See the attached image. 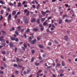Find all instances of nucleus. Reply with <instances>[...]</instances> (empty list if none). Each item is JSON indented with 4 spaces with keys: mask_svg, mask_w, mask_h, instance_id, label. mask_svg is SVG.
I'll return each instance as SVG.
<instances>
[{
    "mask_svg": "<svg viewBox=\"0 0 77 77\" xmlns=\"http://www.w3.org/2000/svg\"><path fill=\"white\" fill-rule=\"evenodd\" d=\"M18 29V31H20L21 32H23L24 31V30L23 29L21 28V26H19L17 27Z\"/></svg>",
    "mask_w": 77,
    "mask_h": 77,
    "instance_id": "f257e3e1",
    "label": "nucleus"
},
{
    "mask_svg": "<svg viewBox=\"0 0 77 77\" xmlns=\"http://www.w3.org/2000/svg\"><path fill=\"white\" fill-rule=\"evenodd\" d=\"M4 38V37L3 36L0 37V41H1V42H5V40L3 38Z\"/></svg>",
    "mask_w": 77,
    "mask_h": 77,
    "instance_id": "f03ea898",
    "label": "nucleus"
},
{
    "mask_svg": "<svg viewBox=\"0 0 77 77\" xmlns=\"http://www.w3.org/2000/svg\"><path fill=\"white\" fill-rule=\"evenodd\" d=\"M9 45L11 48H12V47H14V45L12 42H10V43Z\"/></svg>",
    "mask_w": 77,
    "mask_h": 77,
    "instance_id": "7ed1b4c3",
    "label": "nucleus"
},
{
    "mask_svg": "<svg viewBox=\"0 0 77 77\" xmlns=\"http://www.w3.org/2000/svg\"><path fill=\"white\" fill-rule=\"evenodd\" d=\"M65 21L66 23H69V22H71L72 21V20H68V19H66L65 20Z\"/></svg>",
    "mask_w": 77,
    "mask_h": 77,
    "instance_id": "20e7f679",
    "label": "nucleus"
},
{
    "mask_svg": "<svg viewBox=\"0 0 77 77\" xmlns=\"http://www.w3.org/2000/svg\"><path fill=\"white\" fill-rule=\"evenodd\" d=\"M11 18H12L11 14H9L8 18V21H9V20H10L11 19Z\"/></svg>",
    "mask_w": 77,
    "mask_h": 77,
    "instance_id": "39448f33",
    "label": "nucleus"
},
{
    "mask_svg": "<svg viewBox=\"0 0 77 77\" xmlns=\"http://www.w3.org/2000/svg\"><path fill=\"white\" fill-rule=\"evenodd\" d=\"M31 42L32 44H35L36 42V39H35L34 40H32Z\"/></svg>",
    "mask_w": 77,
    "mask_h": 77,
    "instance_id": "423d86ee",
    "label": "nucleus"
},
{
    "mask_svg": "<svg viewBox=\"0 0 77 77\" xmlns=\"http://www.w3.org/2000/svg\"><path fill=\"white\" fill-rule=\"evenodd\" d=\"M36 21V19L35 18H32L31 19V23H33Z\"/></svg>",
    "mask_w": 77,
    "mask_h": 77,
    "instance_id": "0eeeda50",
    "label": "nucleus"
},
{
    "mask_svg": "<svg viewBox=\"0 0 77 77\" xmlns=\"http://www.w3.org/2000/svg\"><path fill=\"white\" fill-rule=\"evenodd\" d=\"M16 13H17V12L15 11H13L12 13V15L13 16L15 15V14H16Z\"/></svg>",
    "mask_w": 77,
    "mask_h": 77,
    "instance_id": "6e6552de",
    "label": "nucleus"
},
{
    "mask_svg": "<svg viewBox=\"0 0 77 77\" xmlns=\"http://www.w3.org/2000/svg\"><path fill=\"white\" fill-rule=\"evenodd\" d=\"M25 22L26 24H27V23H29V20H28V19H27V18H26L25 20Z\"/></svg>",
    "mask_w": 77,
    "mask_h": 77,
    "instance_id": "1a4fd4ad",
    "label": "nucleus"
},
{
    "mask_svg": "<svg viewBox=\"0 0 77 77\" xmlns=\"http://www.w3.org/2000/svg\"><path fill=\"white\" fill-rule=\"evenodd\" d=\"M28 41H29V42H30L32 40V37L30 36L29 37V38H28Z\"/></svg>",
    "mask_w": 77,
    "mask_h": 77,
    "instance_id": "9d476101",
    "label": "nucleus"
},
{
    "mask_svg": "<svg viewBox=\"0 0 77 77\" xmlns=\"http://www.w3.org/2000/svg\"><path fill=\"white\" fill-rule=\"evenodd\" d=\"M41 12L42 15H45L46 14V13H45V12H44V11H42Z\"/></svg>",
    "mask_w": 77,
    "mask_h": 77,
    "instance_id": "9b49d317",
    "label": "nucleus"
},
{
    "mask_svg": "<svg viewBox=\"0 0 77 77\" xmlns=\"http://www.w3.org/2000/svg\"><path fill=\"white\" fill-rule=\"evenodd\" d=\"M11 39L12 41H15V38L13 37H11Z\"/></svg>",
    "mask_w": 77,
    "mask_h": 77,
    "instance_id": "f8f14e48",
    "label": "nucleus"
},
{
    "mask_svg": "<svg viewBox=\"0 0 77 77\" xmlns=\"http://www.w3.org/2000/svg\"><path fill=\"white\" fill-rule=\"evenodd\" d=\"M37 22L38 24H39L40 23V19H38L37 20Z\"/></svg>",
    "mask_w": 77,
    "mask_h": 77,
    "instance_id": "ddd939ff",
    "label": "nucleus"
},
{
    "mask_svg": "<svg viewBox=\"0 0 77 77\" xmlns=\"http://www.w3.org/2000/svg\"><path fill=\"white\" fill-rule=\"evenodd\" d=\"M30 71H31V70H30V69L27 70V72H26L27 74H29V73H30Z\"/></svg>",
    "mask_w": 77,
    "mask_h": 77,
    "instance_id": "4468645a",
    "label": "nucleus"
},
{
    "mask_svg": "<svg viewBox=\"0 0 77 77\" xmlns=\"http://www.w3.org/2000/svg\"><path fill=\"white\" fill-rule=\"evenodd\" d=\"M43 25L44 26H48V24L47 23V22L45 21L43 23Z\"/></svg>",
    "mask_w": 77,
    "mask_h": 77,
    "instance_id": "2eb2a0df",
    "label": "nucleus"
},
{
    "mask_svg": "<svg viewBox=\"0 0 77 77\" xmlns=\"http://www.w3.org/2000/svg\"><path fill=\"white\" fill-rule=\"evenodd\" d=\"M17 65L16 64H14L13 65V66H14V67H16L17 69H19L18 67H17Z\"/></svg>",
    "mask_w": 77,
    "mask_h": 77,
    "instance_id": "dca6fc26",
    "label": "nucleus"
},
{
    "mask_svg": "<svg viewBox=\"0 0 77 77\" xmlns=\"http://www.w3.org/2000/svg\"><path fill=\"white\" fill-rule=\"evenodd\" d=\"M2 54H6V51H2Z\"/></svg>",
    "mask_w": 77,
    "mask_h": 77,
    "instance_id": "f3484780",
    "label": "nucleus"
},
{
    "mask_svg": "<svg viewBox=\"0 0 77 77\" xmlns=\"http://www.w3.org/2000/svg\"><path fill=\"white\" fill-rule=\"evenodd\" d=\"M33 30L35 32H36L38 30V28H34L33 29Z\"/></svg>",
    "mask_w": 77,
    "mask_h": 77,
    "instance_id": "a211bd4d",
    "label": "nucleus"
},
{
    "mask_svg": "<svg viewBox=\"0 0 77 77\" xmlns=\"http://www.w3.org/2000/svg\"><path fill=\"white\" fill-rule=\"evenodd\" d=\"M0 3H1V4H2V5H4V4H5V3L3 2L2 0L0 1Z\"/></svg>",
    "mask_w": 77,
    "mask_h": 77,
    "instance_id": "6ab92c4d",
    "label": "nucleus"
},
{
    "mask_svg": "<svg viewBox=\"0 0 77 77\" xmlns=\"http://www.w3.org/2000/svg\"><path fill=\"white\" fill-rule=\"evenodd\" d=\"M38 46L40 48H42L43 47H44V46H43L42 45H38Z\"/></svg>",
    "mask_w": 77,
    "mask_h": 77,
    "instance_id": "aec40b11",
    "label": "nucleus"
},
{
    "mask_svg": "<svg viewBox=\"0 0 77 77\" xmlns=\"http://www.w3.org/2000/svg\"><path fill=\"white\" fill-rule=\"evenodd\" d=\"M15 73L16 74H18L19 73V71L16 70L15 71Z\"/></svg>",
    "mask_w": 77,
    "mask_h": 77,
    "instance_id": "412c9836",
    "label": "nucleus"
},
{
    "mask_svg": "<svg viewBox=\"0 0 77 77\" xmlns=\"http://www.w3.org/2000/svg\"><path fill=\"white\" fill-rule=\"evenodd\" d=\"M40 6V5H39V4H38L37 7H36V9H39V6Z\"/></svg>",
    "mask_w": 77,
    "mask_h": 77,
    "instance_id": "4be33fe9",
    "label": "nucleus"
},
{
    "mask_svg": "<svg viewBox=\"0 0 77 77\" xmlns=\"http://www.w3.org/2000/svg\"><path fill=\"white\" fill-rule=\"evenodd\" d=\"M18 5H17V7H21V3H19L18 4Z\"/></svg>",
    "mask_w": 77,
    "mask_h": 77,
    "instance_id": "5701e85b",
    "label": "nucleus"
},
{
    "mask_svg": "<svg viewBox=\"0 0 77 77\" xmlns=\"http://www.w3.org/2000/svg\"><path fill=\"white\" fill-rule=\"evenodd\" d=\"M16 60L17 62H20V59L18 58H16Z\"/></svg>",
    "mask_w": 77,
    "mask_h": 77,
    "instance_id": "b1692460",
    "label": "nucleus"
},
{
    "mask_svg": "<svg viewBox=\"0 0 77 77\" xmlns=\"http://www.w3.org/2000/svg\"><path fill=\"white\" fill-rule=\"evenodd\" d=\"M29 31H30V29L29 28H27V30H26V32L27 33H29Z\"/></svg>",
    "mask_w": 77,
    "mask_h": 77,
    "instance_id": "393cba45",
    "label": "nucleus"
},
{
    "mask_svg": "<svg viewBox=\"0 0 77 77\" xmlns=\"http://www.w3.org/2000/svg\"><path fill=\"white\" fill-rule=\"evenodd\" d=\"M25 3H26V4H27V2H26V1H23V2L22 3V4L23 5H24V4H25Z\"/></svg>",
    "mask_w": 77,
    "mask_h": 77,
    "instance_id": "a878e982",
    "label": "nucleus"
},
{
    "mask_svg": "<svg viewBox=\"0 0 77 77\" xmlns=\"http://www.w3.org/2000/svg\"><path fill=\"white\" fill-rule=\"evenodd\" d=\"M30 11H28L27 13L26 14V16H29V13Z\"/></svg>",
    "mask_w": 77,
    "mask_h": 77,
    "instance_id": "bb28decb",
    "label": "nucleus"
},
{
    "mask_svg": "<svg viewBox=\"0 0 77 77\" xmlns=\"http://www.w3.org/2000/svg\"><path fill=\"white\" fill-rule=\"evenodd\" d=\"M54 43H55V44H59V42H57V40H55L54 41Z\"/></svg>",
    "mask_w": 77,
    "mask_h": 77,
    "instance_id": "cd10ccee",
    "label": "nucleus"
},
{
    "mask_svg": "<svg viewBox=\"0 0 77 77\" xmlns=\"http://www.w3.org/2000/svg\"><path fill=\"white\" fill-rule=\"evenodd\" d=\"M34 60H35V57H32L31 60V62H33Z\"/></svg>",
    "mask_w": 77,
    "mask_h": 77,
    "instance_id": "c85d7f7f",
    "label": "nucleus"
},
{
    "mask_svg": "<svg viewBox=\"0 0 77 77\" xmlns=\"http://www.w3.org/2000/svg\"><path fill=\"white\" fill-rule=\"evenodd\" d=\"M7 10L8 12H11V10L10 9V8H7Z\"/></svg>",
    "mask_w": 77,
    "mask_h": 77,
    "instance_id": "c756f323",
    "label": "nucleus"
},
{
    "mask_svg": "<svg viewBox=\"0 0 77 77\" xmlns=\"http://www.w3.org/2000/svg\"><path fill=\"white\" fill-rule=\"evenodd\" d=\"M62 20H59V24H61L62 23Z\"/></svg>",
    "mask_w": 77,
    "mask_h": 77,
    "instance_id": "7c9ffc66",
    "label": "nucleus"
},
{
    "mask_svg": "<svg viewBox=\"0 0 77 77\" xmlns=\"http://www.w3.org/2000/svg\"><path fill=\"white\" fill-rule=\"evenodd\" d=\"M8 5L10 6H13V5H14V4H12L11 2L9 3L8 4Z\"/></svg>",
    "mask_w": 77,
    "mask_h": 77,
    "instance_id": "2f4dec72",
    "label": "nucleus"
},
{
    "mask_svg": "<svg viewBox=\"0 0 77 77\" xmlns=\"http://www.w3.org/2000/svg\"><path fill=\"white\" fill-rule=\"evenodd\" d=\"M24 13H27V12H28V10L27 9H25L24 10Z\"/></svg>",
    "mask_w": 77,
    "mask_h": 77,
    "instance_id": "473e14b6",
    "label": "nucleus"
},
{
    "mask_svg": "<svg viewBox=\"0 0 77 77\" xmlns=\"http://www.w3.org/2000/svg\"><path fill=\"white\" fill-rule=\"evenodd\" d=\"M52 44V43L51 42H49L48 43V45H49V46H51V45Z\"/></svg>",
    "mask_w": 77,
    "mask_h": 77,
    "instance_id": "72a5a7b5",
    "label": "nucleus"
},
{
    "mask_svg": "<svg viewBox=\"0 0 77 77\" xmlns=\"http://www.w3.org/2000/svg\"><path fill=\"white\" fill-rule=\"evenodd\" d=\"M35 53V51L34 50H32V54H34Z\"/></svg>",
    "mask_w": 77,
    "mask_h": 77,
    "instance_id": "f704fd0d",
    "label": "nucleus"
},
{
    "mask_svg": "<svg viewBox=\"0 0 77 77\" xmlns=\"http://www.w3.org/2000/svg\"><path fill=\"white\" fill-rule=\"evenodd\" d=\"M68 17V16L66 14H65L64 15H63V18H64V17Z\"/></svg>",
    "mask_w": 77,
    "mask_h": 77,
    "instance_id": "c9c22d12",
    "label": "nucleus"
},
{
    "mask_svg": "<svg viewBox=\"0 0 77 77\" xmlns=\"http://www.w3.org/2000/svg\"><path fill=\"white\" fill-rule=\"evenodd\" d=\"M61 63L62 66H64V61H62L61 62Z\"/></svg>",
    "mask_w": 77,
    "mask_h": 77,
    "instance_id": "e433bc0d",
    "label": "nucleus"
},
{
    "mask_svg": "<svg viewBox=\"0 0 77 77\" xmlns=\"http://www.w3.org/2000/svg\"><path fill=\"white\" fill-rule=\"evenodd\" d=\"M3 71L0 70V74H4Z\"/></svg>",
    "mask_w": 77,
    "mask_h": 77,
    "instance_id": "4c0bfd02",
    "label": "nucleus"
},
{
    "mask_svg": "<svg viewBox=\"0 0 77 77\" xmlns=\"http://www.w3.org/2000/svg\"><path fill=\"white\" fill-rule=\"evenodd\" d=\"M35 65H36V66H38V65H39V63H35Z\"/></svg>",
    "mask_w": 77,
    "mask_h": 77,
    "instance_id": "58836bf2",
    "label": "nucleus"
},
{
    "mask_svg": "<svg viewBox=\"0 0 77 77\" xmlns=\"http://www.w3.org/2000/svg\"><path fill=\"white\" fill-rule=\"evenodd\" d=\"M45 20V18H42L41 21L43 22Z\"/></svg>",
    "mask_w": 77,
    "mask_h": 77,
    "instance_id": "ea45409f",
    "label": "nucleus"
},
{
    "mask_svg": "<svg viewBox=\"0 0 77 77\" xmlns=\"http://www.w3.org/2000/svg\"><path fill=\"white\" fill-rule=\"evenodd\" d=\"M3 17H2V15H1V17L0 18V21H1V20H2V19H3Z\"/></svg>",
    "mask_w": 77,
    "mask_h": 77,
    "instance_id": "a19ab883",
    "label": "nucleus"
},
{
    "mask_svg": "<svg viewBox=\"0 0 77 77\" xmlns=\"http://www.w3.org/2000/svg\"><path fill=\"white\" fill-rule=\"evenodd\" d=\"M15 34H16V35H18V31H15Z\"/></svg>",
    "mask_w": 77,
    "mask_h": 77,
    "instance_id": "79ce46f5",
    "label": "nucleus"
},
{
    "mask_svg": "<svg viewBox=\"0 0 77 77\" xmlns=\"http://www.w3.org/2000/svg\"><path fill=\"white\" fill-rule=\"evenodd\" d=\"M15 41H16V42H18V41H19L18 38H15Z\"/></svg>",
    "mask_w": 77,
    "mask_h": 77,
    "instance_id": "37998d69",
    "label": "nucleus"
},
{
    "mask_svg": "<svg viewBox=\"0 0 77 77\" xmlns=\"http://www.w3.org/2000/svg\"><path fill=\"white\" fill-rule=\"evenodd\" d=\"M63 75H64L62 73H61L60 75V77H62Z\"/></svg>",
    "mask_w": 77,
    "mask_h": 77,
    "instance_id": "c03bdc74",
    "label": "nucleus"
},
{
    "mask_svg": "<svg viewBox=\"0 0 77 77\" xmlns=\"http://www.w3.org/2000/svg\"><path fill=\"white\" fill-rule=\"evenodd\" d=\"M23 60L22 59H20L19 60V62H23Z\"/></svg>",
    "mask_w": 77,
    "mask_h": 77,
    "instance_id": "a18cd8bd",
    "label": "nucleus"
},
{
    "mask_svg": "<svg viewBox=\"0 0 77 77\" xmlns=\"http://www.w3.org/2000/svg\"><path fill=\"white\" fill-rule=\"evenodd\" d=\"M3 12H4L3 10H1V14H3Z\"/></svg>",
    "mask_w": 77,
    "mask_h": 77,
    "instance_id": "49530a36",
    "label": "nucleus"
},
{
    "mask_svg": "<svg viewBox=\"0 0 77 77\" xmlns=\"http://www.w3.org/2000/svg\"><path fill=\"white\" fill-rule=\"evenodd\" d=\"M1 32L3 33H6V32L4 30H2Z\"/></svg>",
    "mask_w": 77,
    "mask_h": 77,
    "instance_id": "de8ad7c7",
    "label": "nucleus"
},
{
    "mask_svg": "<svg viewBox=\"0 0 77 77\" xmlns=\"http://www.w3.org/2000/svg\"><path fill=\"white\" fill-rule=\"evenodd\" d=\"M71 12H73V13L74 12V11L72 10H71L70 11V14H71Z\"/></svg>",
    "mask_w": 77,
    "mask_h": 77,
    "instance_id": "09e8293b",
    "label": "nucleus"
},
{
    "mask_svg": "<svg viewBox=\"0 0 77 77\" xmlns=\"http://www.w3.org/2000/svg\"><path fill=\"white\" fill-rule=\"evenodd\" d=\"M17 17H18V16L17 15H15L14 16V18H15V19H16Z\"/></svg>",
    "mask_w": 77,
    "mask_h": 77,
    "instance_id": "8fccbe9b",
    "label": "nucleus"
},
{
    "mask_svg": "<svg viewBox=\"0 0 77 77\" xmlns=\"http://www.w3.org/2000/svg\"><path fill=\"white\" fill-rule=\"evenodd\" d=\"M20 14H21V12L19 11V12H18L17 14V15H19Z\"/></svg>",
    "mask_w": 77,
    "mask_h": 77,
    "instance_id": "3c124183",
    "label": "nucleus"
},
{
    "mask_svg": "<svg viewBox=\"0 0 77 77\" xmlns=\"http://www.w3.org/2000/svg\"><path fill=\"white\" fill-rule=\"evenodd\" d=\"M22 48L23 49V51H25V48H24V47L23 46H22Z\"/></svg>",
    "mask_w": 77,
    "mask_h": 77,
    "instance_id": "603ef678",
    "label": "nucleus"
},
{
    "mask_svg": "<svg viewBox=\"0 0 77 77\" xmlns=\"http://www.w3.org/2000/svg\"><path fill=\"white\" fill-rule=\"evenodd\" d=\"M18 67L19 68H22V67H23V66H21V65H18Z\"/></svg>",
    "mask_w": 77,
    "mask_h": 77,
    "instance_id": "864d4df0",
    "label": "nucleus"
},
{
    "mask_svg": "<svg viewBox=\"0 0 77 77\" xmlns=\"http://www.w3.org/2000/svg\"><path fill=\"white\" fill-rule=\"evenodd\" d=\"M24 6L25 8H27V5L26 4H25L24 5Z\"/></svg>",
    "mask_w": 77,
    "mask_h": 77,
    "instance_id": "5fc2aeb1",
    "label": "nucleus"
},
{
    "mask_svg": "<svg viewBox=\"0 0 77 77\" xmlns=\"http://www.w3.org/2000/svg\"><path fill=\"white\" fill-rule=\"evenodd\" d=\"M17 23H20V19H18L17 20Z\"/></svg>",
    "mask_w": 77,
    "mask_h": 77,
    "instance_id": "6e6d98bb",
    "label": "nucleus"
},
{
    "mask_svg": "<svg viewBox=\"0 0 77 77\" xmlns=\"http://www.w3.org/2000/svg\"><path fill=\"white\" fill-rule=\"evenodd\" d=\"M38 58L40 60H41V59H42V57H41L40 56H39Z\"/></svg>",
    "mask_w": 77,
    "mask_h": 77,
    "instance_id": "4d7b16f0",
    "label": "nucleus"
},
{
    "mask_svg": "<svg viewBox=\"0 0 77 77\" xmlns=\"http://www.w3.org/2000/svg\"><path fill=\"white\" fill-rule=\"evenodd\" d=\"M52 65H53V66H55V65H56V64H55V63H52Z\"/></svg>",
    "mask_w": 77,
    "mask_h": 77,
    "instance_id": "13d9d810",
    "label": "nucleus"
},
{
    "mask_svg": "<svg viewBox=\"0 0 77 77\" xmlns=\"http://www.w3.org/2000/svg\"><path fill=\"white\" fill-rule=\"evenodd\" d=\"M57 66H60L61 65L60 64V63L59 64L58 63H57Z\"/></svg>",
    "mask_w": 77,
    "mask_h": 77,
    "instance_id": "bf43d9fd",
    "label": "nucleus"
},
{
    "mask_svg": "<svg viewBox=\"0 0 77 77\" xmlns=\"http://www.w3.org/2000/svg\"><path fill=\"white\" fill-rule=\"evenodd\" d=\"M46 56V55H45V54H43L42 55V57H45Z\"/></svg>",
    "mask_w": 77,
    "mask_h": 77,
    "instance_id": "052dcab7",
    "label": "nucleus"
},
{
    "mask_svg": "<svg viewBox=\"0 0 77 77\" xmlns=\"http://www.w3.org/2000/svg\"><path fill=\"white\" fill-rule=\"evenodd\" d=\"M51 30H54V28L51 27L50 29Z\"/></svg>",
    "mask_w": 77,
    "mask_h": 77,
    "instance_id": "680f3d73",
    "label": "nucleus"
},
{
    "mask_svg": "<svg viewBox=\"0 0 77 77\" xmlns=\"http://www.w3.org/2000/svg\"><path fill=\"white\" fill-rule=\"evenodd\" d=\"M62 14H63V11H61L60 12V15H62Z\"/></svg>",
    "mask_w": 77,
    "mask_h": 77,
    "instance_id": "e2e57ef3",
    "label": "nucleus"
},
{
    "mask_svg": "<svg viewBox=\"0 0 77 77\" xmlns=\"http://www.w3.org/2000/svg\"><path fill=\"white\" fill-rule=\"evenodd\" d=\"M36 77H39V73H37Z\"/></svg>",
    "mask_w": 77,
    "mask_h": 77,
    "instance_id": "0e129e2a",
    "label": "nucleus"
},
{
    "mask_svg": "<svg viewBox=\"0 0 77 77\" xmlns=\"http://www.w3.org/2000/svg\"><path fill=\"white\" fill-rule=\"evenodd\" d=\"M3 65L5 66V67H6V64L5 63L3 64Z\"/></svg>",
    "mask_w": 77,
    "mask_h": 77,
    "instance_id": "69168bd1",
    "label": "nucleus"
},
{
    "mask_svg": "<svg viewBox=\"0 0 77 77\" xmlns=\"http://www.w3.org/2000/svg\"><path fill=\"white\" fill-rule=\"evenodd\" d=\"M0 69H5V68H4L3 67H1Z\"/></svg>",
    "mask_w": 77,
    "mask_h": 77,
    "instance_id": "338daca9",
    "label": "nucleus"
},
{
    "mask_svg": "<svg viewBox=\"0 0 77 77\" xmlns=\"http://www.w3.org/2000/svg\"><path fill=\"white\" fill-rule=\"evenodd\" d=\"M38 17L39 18H41L42 17V15H38Z\"/></svg>",
    "mask_w": 77,
    "mask_h": 77,
    "instance_id": "774afa93",
    "label": "nucleus"
}]
</instances>
